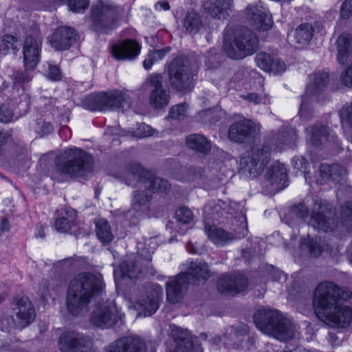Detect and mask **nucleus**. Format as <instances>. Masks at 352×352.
Returning <instances> with one entry per match:
<instances>
[{"mask_svg": "<svg viewBox=\"0 0 352 352\" xmlns=\"http://www.w3.org/2000/svg\"><path fill=\"white\" fill-rule=\"evenodd\" d=\"M320 237H315L309 239L307 243L309 254L313 257H318L323 251V246L321 244Z\"/></svg>", "mask_w": 352, "mask_h": 352, "instance_id": "49530a36", "label": "nucleus"}, {"mask_svg": "<svg viewBox=\"0 0 352 352\" xmlns=\"http://www.w3.org/2000/svg\"><path fill=\"white\" fill-rule=\"evenodd\" d=\"M329 82V75L325 72L320 73L315 76L314 89L316 91L322 90Z\"/></svg>", "mask_w": 352, "mask_h": 352, "instance_id": "6e6d98bb", "label": "nucleus"}, {"mask_svg": "<svg viewBox=\"0 0 352 352\" xmlns=\"http://www.w3.org/2000/svg\"><path fill=\"white\" fill-rule=\"evenodd\" d=\"M254 322L261 331L281 341L293 339L296 333L295 325L275 309H258L254 314Z\"/></svg>", "mask_w": 352, "mask_h": 352, "instance_id": "f03ea898", "label": "nucleus"}, {"mask_svg": "<svg viewBox=\"0 0 352 352\" xmlns=\"http://www.w3.org/2000/svg\"><path fill=\"white\" fill-rule=\"evenodd\" d=\"M294 214L297 221L302 220L309 215V209L304 204L293 206L289 210V215Z\"/></svg>", "mask_w": 352, "mask_h": 352, "instance_id": "de8ad7c7", "label": "nucleus"}, {"mask_svg": "<svg viewBox=\"0 0 352 352\" xmlns=\"http://www.w3.org/2000/svg\"><path fill=\"white\" fill-rule=\"evenodd\" d=\"M170 336L175 343L173 352H202L199 346L194 344L192 336L187 329L170 324Z\"/></svg>", "mask_w": 352, "mask_h": 352, "instance_id": "dca6fc26", "label": "nucleus"}, {"mask_svg": "<svg viewBox=\"0 0 352 352\" xmlns=\"http://www.w3.org/2000/svg\"><path fill=\"white\" fill-rule=\"evenodd\" d=\"M74 34L72 28L60 27L58 28L51 36L50 42L52 47L63 50L67 49L70 44V41Z\"/></svg>", "mask_w": 352, "mask_h": 352, "instance_id": "c756f323", "label": "nucleus"}, {"mask_svg": "<svg viewBox=\"0 0 352 352\" xmlns=\"http://www.w3.org/2000/svg\"><path fill=\"white\" fill-rule=\"evenodd\" d=\"M158 300L157 292L151 290L145 298L139 302V308L145 316H151L159 307Z\"/></svg>", "mask_w": 352, "mask_h": 352, "instance_id": "72a5a7b5", "label": "nucleus"}, {"mask_svg": "<svg viewBox=\"0 0 352 352\" xmlns=\"http://www.w3.org/2000/svg\"><path fill=\"white\" fill-rule=\"evenodd\" d=\"M204 212L210 218L219 221L226 228L229 230L230 234H235L234 229L242 227L244 224L245 231L243 238L248 234V223L245 214L243 212L242 207L235 203L219 200L214 206H208L205 208Z\"/></svg>", "mask_w": 352, "mask_h": 352, "instance_id": "7ed1b4c3", "label": "nucleus"}, {"mask_svg": "<svg viewBox=\"0 0 352 352\" xmlns=\"http://www.w3.org/2000/svg\"><path fill=\"white\" fill-rule=\"evenodd\" d=\"M41 39L38 32L28 35L23 45V53L25 67L33 69L39 61Z\"/></svg>", "mask_w": 352, "mask_h": 352, "instance_id": "6ab92c4d", "label": "nucleus"}, {"mask_svg": "<svg viewBox=\"0 0 352 352\" xmlns=\"http://www.w3.org/2000/svg\"><path fill=\"white\" fill-rule=\"evenodd\" d=\"M120 182L137 190L168 192L171 186L164 177H118Z\"/></svg>", "mask_w": 352, "mask_h": 352, "instance_id": "9d476101", "label": "nucleus"}, {"mask_svg": "<svg viewBox=\"0 0 352 352\" xmlns=\"http://www.w3.org/2000/svg\"><path fill=\"white\" fill-rule=\"evenodd\" d=\"M140 45L135 41L126 40L111 47L113 56L118 60L133 59L140 52Z\"/></svg>", "mask_w": 352, "mask_h": 352, "instance_id": "cd10ccee", "label": "nucleus"}, {"mask_svg": "<svg viewBox=\"0 0 352 352\" xmlns=\"http://www.w3.org/2000/svg\"><path fill=\"white\" fill-rule=\"evenodd\" d=\"M338 219L345 231L352 233V202L346 201L340 207Z\"/></svg>", "mask_w": 352, "mask_h": 352, "instance_id": "c9c22d12", "label": "nucleus"}, {"mask_svg": "<svg viewBox=\"0 0 352 352\" xmlns=\"http://www.w3.org/2000/svg\"><path fill=\"white\" fill-rule=\"evenodd\" d=\"M251 122L247 120H243L231 126L228 135L231 140L240 142L243 140L244 137H246L251 133Z\"/></svg>", "mask_w": 352, "mask_h": 352, "instance_id": "473e14b6", "label": "nucleus"}, {"mask_svg": "<svg viewBox=\"0 0 352 352\" xmlns=\"http://www.w3.org/2000/svg\"><path fill=\"white\" fill-rule=\"evenodd\" d=\"M269 153L267 152H265L263 150L255 149L253 151L252 157L250 162H248L246 157H243L241 159V163L246 164L248 168L250 170V173L252 174L254 172L252 170L256 166H259V168L263 166L265 162L269 158Z\"/></svg>", "mask_w": 352, "mask_h": 352, "instance_id": "e433bc0d", "label": "nucleus"}, {"mask_svg": "<svg viewBox=\"0 0 352 352\" xmlns=\"http://www.w3.org/2000/svg\"><path fill=\"white\" fill-rule=\"evenodd\" d=\"M84 105L91 111H110L122 109L127 104L124 95L118 91L99 93L88 96Z\"/></svg>", "mask_w": 352, "mask_h": 352, "instance_id": "423d86ee", "label": "nucleus"}, {"mask_svg": "<svg viewBox=\"0 0 352 352\" xmlns=\"http://www.w3.org/2000/svg\"><path fill=\"white\" fill-rule=\"evenodd\" d=\"M340 119L342 123L345 122L352 126V106L344 107L341 109Z\"/></svg>", "mask_w": 352, "mask_h": 352, "instance_id": "13d9d810", "label": "nucleus"}, {"mask_svg": "<svg viewBox=\"0 0 352 352\" xmlns=\"http://www.w3.org/2000/svg\"><path fill=\"white\" fill-rule=\"evenodd\" d=\"M202 179L203 188L211 190L219 188L221 185L220 177H200Z\"/></svg>", "mask_w": 352, "mask_h": 352, "instance_id": "864d4df0", "label": "nucleus"}, {"mask_svg": "<svg viewBox=\"0 0 352 352\" xmlns=\"http://www.w3.org/2000/svg\"><path fill=\"white\" fill-rule=\"evenodd\" d=\"M96 234L98 239L104 244H108L113 239V236L109 222L104 219H99L96 225Z\"/></svg>", "mask_w": 352, "mask_h": 352, "instance_id": "4c0bfd02", "label": "nucleus"}, {"mask_svg": "<svg viewBox=\"0 0 352 352\" xmlns=\"http://www.w3.org/2000/svg\"><path fill=\"white\" fill-rule=\"evenodd\" d=\"M326 131V129L324 127H317L316 129H313L311 131V135L310 138V140L313 144H317V141H322L323 138H325L324 135V133Z\"/></svg>", "mask_w": 352, "mask_h": 352, "instance_id": "bf43d9fd", "label": "nucleus"}, {"mask_svg": "<svg viewBox=\"0 0 352 352\" xmlns=\"http://www.w3.org/2000/svg\"><path fill=\"white\" fill-rule=\"evenodd\" d=\"M270 69L267 70V72H272L274 74H280L285 70V64L278 59H273L272 63H270Z\"/></svg>", "mask_w": 352, "mask_h": 352, "instance_id": "052dcab7", "label": "nucleus"}, {"mask_svg": "<svg viewBox=\"0 0 352 352\" xmlns=\"http://www.w3.org/2000/svg\"><path fill=\"white\" fill-rule=\"evenodd\" d=\"M186 113V106L184 104H179L172 107L169 112V116L173 119L180 120L185 116Z\"/></svg>", "mask_w": 352, "mask_h": 352, "instance_id": "4d7b16f0", "label": "nucleus"}, {"mask_svg": "<svg viewBox=\"0 0 352 352\" xmlns=\"http://www.w3.org/2000/svg\"><path fill=\"white\" fill-rule=\"evenodd\" d=\"M344 302L324 313V317L318 318L326 324L335 328H346L352 321V308L344 305Z\"/></svg>", "mask_w": 352, "mask_h": 352, "instance_id": "9b49d317", "label": "nucleus"}, {"mask_svg": "<svg viewBox=\"0 0 352 352\" xmlns=\"http://www.w3.org/2000/svg\"><path fill=\"white\" fill-rule=\"evenodd\" d=\"M169 77L172 85L179 90L185 89L190 85L191 75L183 58H177L170 63Z\"/></svg>", "mask_w": 352, "mask_h": 352, "instance_id": "a211bd4d", "label": "nucleus"}, {"mask_svg": "<svg viewBox=\"0 0 352 352\" xmlns=\"http://www.w3.org/2000/svg\"><path fill=\"white\" fill-rule=\"evenodd\" d=\"M14 311L20 329L29 325L36 316L34 308L28 297H21L17 300Z\"/></svg>", "mask_w": 352, "mask_h": 352, "instance_id": "393cba45", "label": "nucleus"}, {"mask_svg": "<svg viewBox=\"0 0 352 352\" xmlns=\"http://www.w3.org/2000/svg\"><path fill=\"white\" fill-rule=\"evenodd\" d=\"M232 6V0H207L204 8L211 17L221 19L228 16Z\"/></svg>", "mask_w": 352, "mask_h": 352, "instance_id": "c85d7f7f", "label": "nucleus"}, {"mask_svg": "<svg viewBox=\"0 0 352 352\" xmlns=\"http://www.w3.org/2000/svg\"><path fill=\"white\" fill-rule=\"evenodd\" d=\"M13 120V113L4 105L0 107V122H10Z\"/></svg>", "mask_w": 352, "mask_h": 352, "instance_id": "680f3d73", "label": "nucleus"}, {"mask_svg": "<svg viewBox=\"0 0 352 352\" xmlns=\"http://www.w3.org/2000/svg\"><path fill=\"white\" fill-rule=\"evenodd\" d=\"M2 44L0 45V53L2 54H7L9 50H12L13 53L15 52L16 49V40L11 35H6L1 40Z\"/></svg>", "mask_w": 352, "mask_h": 352, "instance_id": "a18cd8bd", "label": "nucleus"}, {"mask_svg": "<svg viewBox=\"0 0 352 352\" xmlns=\"http://www.w3.org/2000/svg\"><path fill=\"white\" fill-rule=\"evenodd\" d=\"M56 213L54 226L58 232L67 233L76 226L77 212L74 209L65 206L57 210Z\"/></svg>", "mask_w": 352, "mask_h": 352, "instance_id": "a878e982", "label": "nucleus"}, {"mask_svg": "<svg viewBox=\"0 0 352 352\" xmlns=\"http://www.w3.org/2000/svg\"><path fill=\"white\" fill-rule=\"evenodd\" d=\"M257 44V38L251 34H245L231 28L226 30L223 49L232 58L240 59L251 55L256 50Z\"/></svg>", "mask_w": 352, "mask_h": 352, "instance_id": "39448f33", "label": "nucleus"}, {"mask_svg": "<svg viewBox=\"0 0 352 352\" xmlns=\"http://www.w3.org/2000/svg\"><path fill=\"white\" fill-rule=\"evenodd\" d=\"M50 283L47 279H43L39 283L38 292L43 298L50 295Z\"/></svg>", "mask_w": 352, "mask_h": 352, "instance_id": "69168bd1", "label": "nucleus"}, {"mask_svg": "<svg viewBox=\"0 0 352 352\" xmlns=\"http://www.w3.org/2000/svg\"><path fill=\"white\" fill-rule=\"evenodd\" d=\"M60 72L59 69L55 66H50L48 77L52 80H58L60 79Z\"/></svg>", "mask_w": 352, "mask_h": 352, "instance_id": "774afa93", "label": "nucleus"}, {"mask_svg": "<svg viewBox=\"0 0 352 352\" xmlns=\"http://www.w3.org/2000/svg\"><path fill=\"white\" fill-rule=\"evenodd\" d=\"M287 168L283 164L277 162L272 168V173L271 176H284L287 175Z\"/></svg>", "mask_w": 352, "mask_h": 352, "instance_id": "e2e57ef3", "label": "nucleus"}, {"mask_svg": "<svg viewBox=\"0 0 352 352\" xmlns=\"http://www.w3.org/2000/svg\"><path fill=\"white\" fill-rule=\"evenodd\" d=\"M201 26L198 14L189 12L184 20V27L190 32H197Z\"/></svg>", "mask_w": 352, "mask_h": 352, "instance_id": "a19ab883", "label": "nucleus"}, {"mask_svg": "<svg viewBox=\"0 0 352 352\" xmlns=\"http://www.w3.org/2000/svg\"><path fill=\"white\" fill-rule=\"evenodd\" d=\"M243 224L242 227L234 229L235 234H230L229 231L223 228H218L216 226H205V231L208 238L217 245H224L234 240L243 238L244 234L245 227Z\"/></svg>", "mask_w": 352, "mask_h": 352, "instance_id": "4be33fe9", "label": "nucleus"}, {"mask_svg": "<svg viewBox=\"0 0 352 352\" xmlns=\"http://www.w3.org/2000/svg\"><path fill=\"white\" fill-rule=\"evenodd\" d=\"M352 14V0H346L341 8V16L348 18Z\"/></svg>", "mask_w": 352, "mask_h": 352, "instance_id": "0e129e2a", "label": "nucleus"}, {"mask_svg": "<svg viewBox=\"0 0 352 352\" xmlns=\"http://www.w3.org/2000/svg\"><path fill=\"white\" fill-rule=\"evenodd\" d=\"M333 205L326 200L314 201L313 212L309 224L315 229L325 232H332L336 228Z\"/></svg>", "mask_w": 352, "mask_h": 352, "instance_id": "0eeeda50", "label": "nucleus"}, {"mask_svg": "<svg viewBox=\"0 0 352 352\" xmlns=\"http://www.w3.org/2000/svg\"><path fill=\"white\" fill-rule=\"evenodd\" d=\"M338 60L343 65L352 61L351 36L343 34L338 39ZM342 80L346 86L352 87V67L342 74Z\"/></svg>", "mask_w": 352, "mask_h": 352, "instance_id": "f3484780", "label": "nucleus"}, {"mask_svg": "<svg viewBox=\"0 0 352 352\" xmlns=\"http://www.w3.org/2000/svg\"><path fill=\"white\" fill-rule=\"evenodd\" d=\"M130 173L137 176H142L146 173L144 168L139 164H133L129 167Z\"/></svg>", "mask_w": 352, "mask_h": 352, "instance_id": "338daca9", "label": "nucleus"}, {"mask_svg": "<svg viewBox=\"0 0 352 352\" xmlns=\"http://www.w3.org/2000/svg\"><path fill=\"white\" fill-rule=\"evenodd\" d=\"M87 336L76 331H67L61 334L58 340L61 352H93Z\"/></svg>", "mask_w": 352, "mask_h": 352, "instance_id": "1a4fd4ad", "label": "nucleus"}, {"mask_svg": "<svg viewBox=\"0 0 352 352\" xmlns=\"http://www.w3.org/2000/svg\"><path fill=\"white\" fill-rule=\"evenodd\" d=\"M249 332V327L244 323L241 322L228 327L223 334L224 344L228 348L240 349Z\"/></svg>", "mask_w": 352, "mask_h": 352, "instance_id": "5701e85b", "label": "nucleus"}, {"mask_svg": "<svg viewBox=\"0 0 352 352\" xmlns=\"http://www.w3.org/2000/svg\"><path fill=\"white\" fill-rule=\"evenodd\" d=\"M160 192L159 191L144 190V189H138L133 192V200L132 206L135 210L142 212L148 210V204L151 202L153 193ZM166 193L167 192H164Z\"/></svg>", "mask_w": 352, "mask_h": 352, "instance_id": "2f4dec72", "label": "nucleus"}, {"mask_svg": "<svg viewBox=\"0 0 352 352\" xmlns=\"http://www.w3.org/2000/svg\"><path fill=\"white\" fill-rule=\"evenodd\" d=\"M144 261L146 263L145 267L141 266L142 258L140 256L122 261L118 267L114 269L113 274L116 280L118 278H123L124 277L130 279L137 278L139 274L143 272H150L151 258L148 257Z\"/></svg>", "mask_w": 352, "mask_h": 352, "instance_id": "f8f14e48", "label": "nucleus"}, {"mask_svg": "<svg viewBox=\"0 0 352 352\" xmlns=\"http://www.w3.org/2000/svg\"><path fill=\"white\" fill-rule=\"evenodd\" d=\"M248 280L242 274H225L221 275L217 281V289L219 292L226 295L234 296L248 288Z\"/></svg>", "mask_w": 352, "mask_h": 352, "instance_id": "4468645a", "label": "nucleus"}, {"mask_svg": "<svg viewBox=\"0 0 352 352\" xmlns=\"http://www.w3.org/2000/svg\"><path fill=\"white\" fill-rule=\"evenodd\" d=\"M168 52V49H162L150 52L144 61V67L147 70L150 69L154 63L162 60Z\"/></svg>", "mask_w": 352, "mask_h": 352, "instance_id": "79ce46f5", "label": "nucleus"}, {"mask_svg": "<svg viewBox=\"0 0 352 352\" xmlns=\"http://www.w3.org/2000/svg\"><path fill=\"white\" fill-rule=\"evenodd\" d=\"M187 146L195 151L206 153L211 149V144L204 136L192 134L186 138Z\"/></svg>", "mask_w": 352, "mask_h": 352, "instance_id": "f704fd0d", "label": "nucleus"}, {"mask_svg": "<svg viewBox=\"0 0 352 352\" xmlns=\"http://www.w3.org/2000/svg\"><path fill=\"white\" fill-rule=\"evenodd\" d=\"M162 78L160 75H153L144 85L145 90L151 91L150 104L155 109H162L168 105L170 96L162 85Z\"/></svg>", "mask_w": 352, "mask_h": 352, "instance_id": "ddd939ff", "label": "nucleus"}, {"mask_svg": "<svg viewBox=\"0 0 352 352\" xmlns=\"http://www.w3.org/2000/svg\"><path fill=\"white\" fill-rule=\"evenodd\" d=\"M181 274H185V276L189 280V283L192 285H199L201 282L204 283L211 276L208 265L204 261L191 263L187 271Z\"/></svg>", "mask_w": 352, "mask_h": 352, "instance_id": "bb28decb", "label": "nucleus"}, {"mask_svg": "<svg viewBox=\"0 0 352 352\" xmlns=\"http://www.w3.org/2000/svg\"><path fill=\"white\" fill-rule=\"evenodd\" d=\"M247 16L254 28L265 31L272 28L273 21L267 8L261 4L251 5L247 8Z\"/></svg>", "mask_w": 352, "mask_h": 352, "instance_id": "aec40b11", "label": "nucleus"}, {"mask_svg": "<svg viewBox=\"0 0 352 352\" xmlns=\"http://www.w3.org/2000/svg\"><path fill=\"white\" fill-rule=\"evenodd\" d=\"M58 4H62L68 2V6L71 11L74 12H80L85 10L89 4L88 0H56Z\"/></svg>", "mask_w": 352, "mask_h": 352, "instance_id": "37998d69", "label": "nucleus"}, {"mask_svg": "<svg viewBox=\"0 0 352 352\" xmlns=\"http://www.w3.org/2000/svg\"><path fill=\"white\" fill-rule=\"evenodd\" d=\"M273 59L270 55L265 53H260L256 56V62L258 67L265 72L271 68L270 63H272Z\"/></svg>", "mask_w": 352, "mask_h": 352, "instance_id": "603ef678", "label": "nucleus"}, {"mask_svg": "<svg viewBox=\"0 0 352 352\" xmlns=\"http://www.w3.org/2000/svg\"><path fill=\"white\" fill-rule=\"evenodd\" d=\"M111 6L109 4H104L102 1H99L98 3L92 8V16L94 20L98 18L103 14L108 13L111 10Z\"/></svg>", "mask_w": 352, "mask_h": 352, "instance_id": "5fc2aeb1", "label": "nucleus"}, {"mask_svg": "<svg viewBox=\"0 0 352 352\" xmlns=\"http://www.w3.org/2000/svg\"><path fill=\"white\" fill-rule=\"evenodd\" d=\"M104 287L100 274L82 272L76 275L67 289L66 304L68 311L74 316L87 313L91 300L102 294Z\"/></svg>", "mask_w": 352, "mask_h": 352, "instance_id": "f257e3e1", "label": "nucleus"}, {"mask_svg": "<svg viewBox=\"0 0 352 352\" xmlns=\"http://www.w3.org/2000/svg\"><path fill=\"white\" fill-rule=\"evenodd\" d=\"M68 160L61 168L63 173L72 174L80 170H87L91 168L92 157L87 153L78 148H72L67 152Z\"/></svg>", "mask_w": 352, "mask_h": 352, "instance_id": "2eb2a0df", "label": "nucleus"}, {"mask_svg": "<svg viewBox=\"0 0 352 352\" xmlns=\"http://www.w3.org/2000/svg\"><path fill=\"white\" fill-rule=\"evenodd\" d=\"M121 314L118 312L113 301L107 300L99 302L93 310L90 318V323L101 329H109L114 327L121 320Z\"/></svg>", "mask_w": 352, "mask_h": 352, "instance_id": "6e6552de", "label": "nucleus"}, {"mask_svg": "<svg viewBox=\"0 0 352 352\" xmlns=\"http://www.w3.org/2000/svg\"><path fill=\"white\" fill-rule=\"evenodd\" d=\"M261 183L263 192L267 195H275L289 185L288 177H263Z\"/></svg>", "mask_w": 352, "mask_h": 352, "instance_id": "7c9ffc66", "label": "nucleus"}, {"mask_svg": "<svg viewBox=\"0 0 352 352\" xmlns=\"http://www.w3.org/2000/svg\"><path fill=\"white\" fill-rule=\"evenodd\" d=\"M294 39L298 47L306 45L312 36V28L308 24H302L298 26L294 33Z\"/></svg>", "mask_w": 352, "mask_h": 352, "instance_id": "58836bf2", "label": "nucleus"}, {"mask_svg": "<svg viewBox=\"0 0 352 352\" xmlns=\"http://www.w3.org/2000/svg\"><path fill=\"white\" fill-rule=\"evenodd\" d=\"M145 342L138 336H126L113 342L106 352H146Z\"/></svg>", "mask_w": 352, "mask_h": 352, "instance_id": "412c9836", "label": "nucleus"}, {"mask_svg": "<svg viewBox=\"0 0 352 352\" xmlns=\"http://www.w3.org/2000/svg\"><path fill=\"white\" fill-rule=\"evenodd\" d=\"M351 297V293L342 290L331 282L319 284L314 293L313 305L317 317H324V313Z\"/></svg>", "mask_w": 352, "mask_h": 352, "instance_id": "20e7f679", "label": "nucleus"}, {"mask_svg": "<svg viewBox=\"0 0 352 352\" xmlns=\"http://www.w3.org/2000/svg\"><path fill=\"white\" fill-rule=\"evenodd\" d=\"M189 280L185 274H179L173 277L166 284V297L169 302L175 304L184 297L188 289Z\"/></svg>", "mask_w": 352, "mask_h": 352, "instance_id": "b1692460", "label": "nucleus"}, {"mask_svg": "<svg viewBox=\"0 0 352 352\" xmlns=\"http://www.w3.org/2000/svg\"><path fill=\"white\" fill-rule=\"evenodd\" d=\"M175 219L178 223L189 224L192 221L193 214L188 208L182 206L176 210Z\"/></svg>", "mask_w": 352, "mask_h": 352, "instance_id": "c03bdc74", "label": "nucleus"}, {"mask_svg": "<svg viewBox=\"0 0 352 352\" xmlns=\"http://www.w3.org/2000/svg\"><path fill=\"white\" fill-rule=\"evenodd\" d=\"M19 328L18 321L15 322L12 316L3 314L0 319V329L2 331L9 332L11 329Z\"/></svg>", "mask_w": 352, "mask_h": 352, "instance_id": "09e8293b", "label": "nucleus"}, {"mask_svg": "<svg viewBox=\"0 0 352 352\" xmlns=\"http://www.w3.org/2000/svg\"><path fill=\"white\" fill-rule=\"evenodd\" d=\"M132 136L135 138H146L153 135L154 130L148 125L144 124H139L135 131H130Z\"/></svg>", "mask_w": 352, "mask_h": 352, "instance_id": "3c124183", "label": "nucleus"}, {"mask_svg": "<svg viewBox=\"0 0 352 352\" xmlns=\"http://www.w3.org/2000/svg\"><path fill=\"white\" fill-rule=\"evenodd\" d=\"M142 211L135 210L133 207L126 212H121L117 216L118 221L121 223L128 222L129 226H135L139 222L140 217L142 214ZM127 226V223L125 224Z\"/></svg>", "mask_w": 352, "mask_h": 352, "instance_id": "ea45409f", "label": "nucleus"}, {"mask_svg": "<svg viewBox=\"0 0 352 352\" xmlns=\"http://www.w3.org/2000/svg\"><path fill=\"white\" fill-rule=\"evenodd\" d=\"M320 172L322 175L329 176H340L344 173V170L338 164L332 166L322 164L320 166Z\"/></svg>", "mask_w": 352, "mask_h": 352, "instance_id": "8fccbe9b", "label": "nucleus"}]
</instances>
